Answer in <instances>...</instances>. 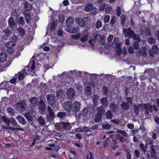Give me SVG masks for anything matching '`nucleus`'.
I'll use <instances>...</instances> for the list:
<instances>
[{
  "mask_svg": "<svg viewBox=\"0 0 159 159\" xmlns=\"http://www.w3.org/2000/svg\"><path fill=\"white\" fill-rule=\"evenodd\" d=\"M102 94L104 95H107L108 92L107 87L105 85H103L102 88Z\"/></svg>",
  "mask_w": 159,
  "mask_h": 159,
  "instance_id": "nucleus-36",
  "label": "nucleus"
},
{
  "mask_svg": "<svg viewBox=\"0 0 159 159\" xmlns=\"http://www.w3.org/2000/svg\"><path fill=\"white\" fill-rule=\"evenodd\" d=\"M139 147L143 152L144 153H145L146 151V149L143 143H141L139 145Z\"/></svg>",
  "mask_w": 159,
  "mask_h": 159,
  "instance_id": "nucleus-45",
  "label": "nucleus"
},
{
  "mask_svg": "<svg viewBox=\"0 0 159 159\" xmlns=\"http://www.w3.org/2000/svg\"><path fill=\"white\" fill-rule=\"evenodd\" d=\"M10 123L13 126H16V127H18L17 123L14 119H10Z\"/></svg>",
  "mask_w": 159,
  "mask_h": 159,
  "instance_id": "nucleus-52",
  "label": "nucleus"
},
{
  "mask_svg": "<svg viewBox=\"0 0 159 159\" xmlns=\"http://www.w3.org/2000/svg\"><path fill=\"white\" fill-rule=\"evenodd\" d=\"M89 154H87L86 155V159H94L93 154L90 151L89 152Z\"/></svg>",
  "mask_w": 159,
  "mask_h": 159,
  "instance_id": "nucleus-42",
  "label": "nucleus"
},
{
  "mask_svg": "<svg viewBox=\"0 0 159 159\" xmlns=\"http://www.w3.org/2000/svg\"><path fill=\"white\" fill-rule=\"evenodd\" d=\"M139 42L135 41L134 43L133 46L134 47V49L135 50H138L139 49Z\"/></svg>",
  "mask_w": 159,
  "mask_h": 159,
  "instance_id": "nucleus-47",
  "label": "nucleus"
},
{
  "mask_svg": "<svg viewBox=\"0 0 159 159\" xmlns=\"http://www.w3.org/2000/svg\"><path fill=\"white\" fill-rule=\"evenodd\" d=\"M38 121L41 125H43L44 124V119L42 117H40L38 119Z\"/></svg>",
  "mask_w": 159,
  "mask_h": 159,
  "instance_id": "nucleus-49",
  "label": "nucleus"
},
{
  "mask_svg": "<svg viewBox=\"0 0 159 159\" xmlns=\"http://www.w3.org/2000/svg\"><path fill=\"white\" fill-rule=\"evenodd\" d=\"M81 104L80 102L78 101L74 102L72 104L73 109L72 112L76 113L80 110Z\"/></svg>",
  "mask_w": 159,
  "mask_h": 159,
  "instance_id": "nucleus-3",
  "label": "nucleus"
},
{
  "mask_svg": "<svg viewBox=\"0 0 159 159\" xmlns=\"http://www.w3.org/2000/svg\"><path fill=\"white\" fill-rule=\"evenodd\" d=\"M66 93L68 98L70 99H72L75 96V92L74 89L70 88L67 89Z\"/></svg>",
  "mask_w": 159,
  "mask_h": 159,
  "instance_id": "nucleus-11",
  "label": "nucleus"
},
{
  "mask_svg": "<svg viewBox=\"0 0 159 159\" xmlns=\"http://www.w3.org/2000/svg\"><path fill=\"white\" fill-rule=\"evenodd\" d=\"M116 17L115 16H113L111 17V21L110 22V24L111 25H112L114 24L116 22Z\"/></svg>",
  "mask_w": 159,
  "mask_h": 159,
  "instance_id": "nucleus-54",
  "label": "nucleus"
},
{
  "mask_svg": "<svg viewBox=\"0 0 159 159\" xmlns=\"http://www.w3.org/2000/svg\"><path fill=\"white\" fill-rule=\"evenodd\" d=\"M3 32L4 34L2 35V39L4 40H7L10 38V35L11 33V32L8 29H5Z\"/></svg>",
  "mask_w": 159,
  "mask_h": 159,
  "instance_id": "nucleus-6",
  "label": "nucleus"
},
{
  "mask_svg": "<svg viewBox=\"0 0 159 159\" xmlns=\"http://www.w3.org/2000/svg\"><path fill=\"white\" fill-rule=\"evenodd\" d=\"M131 37L132 38L135 40H136V41L138 42H140V37L138 35H137L134 32Z\"/></svg>",
  "mask_w": 159,
  "mask_h": 159,
  "instance_id": "nucleus-29",
  "label": "nucleus"
},
{
  "mask_svg": "<svg viewBox=\"0 0 159 159\" xmlns=\"http://www.w3.org/2000/svg\"><path fill=\"white\" fill-rule=\"evenodd\" d=\"M25 18V20L27 23L29 24L30 21L31 16L29 14L27 13L26 14H24Z\"/></svg>",
  "mask_w": 159,
  "mask_h": 159,
  "instance_id": "nucleus-34",
  "label": "nucleus"
},
{
  "mask_svg": "<svg viewBox=\"0 0 159 159\" xmlns=\"http://www.w3.org/2000/svg\"><path fill=\"white\" fill-rule=\"evenodd\" d=\"M148 41L150 44L154 43L156 42L155 39L152 37H150L148 39Z\"/></svg>",
  "mask_w": 159,
  "mask_h": 159,
  "instance_id": "nucleus-55",
  "label": "nucleus"
},
{
  "mask_svg": "<svg viewBox=\"0 0 159 159\" xmlns=\"http://www.w3.org/2000/svg\"><path fill=\"white\" fill-rule=\"evenodd\" d=\"M143 108L145 110L144 113L146 115H148L149 111L152 112V106L148 103H143Z\"/></svg>",
  "mask_w": 159,
  "mask_h": 159,
  "instance_id": "nucleus-4",
  "label": "nucleus"
},
{
  "mask_svg": "<svg viewBox=\"0 0 159 159\" xmlns=\"http://www.w3.org/2000/svg\"><path fill=\"white\" fill-rule=\"evenodd\" d=\"M8 25L10 27L12 28L16 26V23L14 21L13 18L11 16L8 20Z\"/></svg>",
  "mask_w": 159,
  "mask_h": 159,
  "instance_id": "nucleus-20",
  "label": "nucleus"
},
{
  "mask_svg": "<svg viewBox=\"0 0 159 159\" xmlns=\"http://www.w3.org/2000/svg\"><path fill=\"white\" fill-rule=\"evenodd\" d=\"M110 19V16L108 15H105L104 18V22L105 23L108 22Z\"/></svg>",
  "mask_w": 159,
  "mask_h": 159,
  "instance_id": "nucleus-53",
  "label": "nucleus"
},
{
  "mask_svg": "<svg viewBox=\"0 0 159 159\" xmlns=\"http://www.w3.org/2000/svg\"><path fill=\"white\" fill-rule=\"evenodd\" d=\"M101 102L103 106H107L108 104V102L107 101V99L106 98H102L101 100Z\"/></svg>",
  "mask_w": 159,
  "mask_h": 159,
  "instance_id": "nucleus-30",
  "label": "nucleus"
},
{
  "mask_svg": "<svg viewBox=\"0 0 159 159\" xmlns=\"http://www.w3.org/2000/svg\"><path fill=\"white\" fill-rule=\"evenodd\" d=\"M64 110L67 112H72L73 106L72 103L69 101L65 102L63 105Z\"/></svg>",
  "mask_w": 159,
  "mask_h": 159,
  "instance_id": "nucleus-1",
  "label": "nucleus"
},
{
  "mask_svg": "<svg viewBox=\"0 0 159 159\" xmlns=\"http://www.w3.org/2000/svg\"><path fill=\"white\" fill-rule=\"evenodd\" d=\"M24 7L26 10L28 11L31 10L32 9V5L28 2H26L24 4Z\"/></svg>",
  "mask_w": 159,
  "mask_h": 159,
  "instance_id": "nucleus-23",
  "label": "nucleus"
},
{
  "mask_svg": "<svg viewBox=\"0 0 159 159\" xmlns=\"http://www.w3.org/2000/svg\"><path fill=\"white\" fill-rule=\"evenodd\" d=\"M88 110L86 109L85 108H84L82 111V115L83 116H85L87 115L88 114Z\"/></svg>",
  "mask_w": 159,
  "mask_h": 159,
  "instance_id": "nucleus-57",
  "label": "nucleus"
},
{
  "mask_svg": "<svg viewBox=\"0 0 159 159\" xmlns=\"http://www.w3.org/2000/svg\"><path fill=\"white\" fill-rule=\"evenodd\" d=\"M158 48L157 46L155 45H154L151 49L149 51V53L150 55L151 56H153L154 55L157 54L158 52Z\"/></svg>",
  "mask_w": 159,
  "mask_h": 159,
  "instance_id": "nucleus-12",
  "label": "nucleus"
},
{
  "mask_svg": "<svg viewBox=\"0 0 159 159\" xmlns=\"http://www.w3.org/2000/svg\"><path fill=\"white\" fill-rule=\"evenodd\" d=\"M116 132L118 133L122 134L124 137H127L128 136L127 133L125 130L118 129L117 130Z\"/></svg>",
  "mask_w": 159,
  "mask_h": 159,
  "instance_id": "nucleus-35",
  "label": "nucleus"
},
{
  "mask_svg": "<svg viewBox=\"0 0 159 159\" xmlns=\"http://www.w3.org/2000/svg\"><path fill=\"white\" fill-rule=\"evenodd\" d=\"M106 117L109 119H112L113 116L110 110H108L106 113Z\"/></svg>",
  "mask_w": 159,
  "mask_h": 159,
  "instance_id": "nucleus-38",
  "label": "nucleus"
},
{
  "mask_svg": "<svg viewBox=\"0 0 159 159\" xmlns=\"http://www.w3.org/2000/svg\"><path fill=\"white\" fill-rule=\"evenodd\" d=\"M116 12L117 16H119L121 14V8L120 6H119L117 7Z\"/></svg>",
  "mask_w": 159,
  "mask_h": 159,
  "instance_id": "nucleus-50",
  "label": "nucleus"
},
{
  "mask_svg": "<svg viewBox=\"0 0 159 159\" xmlns=\"http://www.w3.org/2000/svg\"><path fill=\"white\" fill-rule=\"evenodd\" d=\"M112 9L111 7H107L105 11L107 13L110 14L112 12Z\"/></svg>",
  "mask_w": 159,
  "mask_h": 159,
  "instance_id": "nucleus-58",
  "label": "nucleus"
},
{
  "mask_svg": "<svg viewBox=\"0 0 159 159\" xmlns=\"http://www.w3.org/2000/svg\"><path fill=\"white\" fill-rule=\"evenodd\" d=\"M18 126V127L14 128L9 126H6L5 125L3 126L2 128L4 129H11L12 131H22L23 130V129L22 128H20L19 126Z\"/></svg>",
  "mask_w": 159,
  "mask_h": 159,
  "instance_id": "nucleus-14",
  "label": "nucleus"
},
{
  "mask_svg": "<svg viewBox=\"0 0 159 159\" xmlns=\"http://www.w3.org/2000/svg\"><path fill=\"white\" fill-rule=\"evenodd\" d=\"M94 6L90 3H87L84 8V11L87 12H89L93 10Z\"/></svg>",
  "mask_w": 159,
  "mask_h": 159,
  "instance_id": "nucleus-16",
  "label": "nucleus"
},
{
  "mask_svg": "<svg viewBox=\"0 0 159 159\" xmlns=\"http://www.w3.org/2000/svg\"><path fill=\"white\" fill-rule=\"evenodd\" d=\"M111 148L113 150H116V148L118 147V143L116 141L113 143L111 144Z\"/></svg>",
  "mask_w": 159,
  "mask_h": 159,
  "instance_id": "nucleus-43",
  "label": "nucleus"
},
{
  "mask_svg": "<svg viewBox=\"0 0 159 159\" xmlns=\"http://www.w3.org/2000/svg\"><path fill=\"white\" fill-rule=\"evenodd\" d=\"M58 21L57 20H54L51 24L50 27V29L52 30H53L56 27V26L58 24Z\"/></svg>",
  "mask_w": 159,
  "mask_h": 159,
  "instance_id": "nucleus-31",
  "label": "nucleus"
},
{
  "mask_svg": "<svg viewBox=\"0 0 159 159\" xmlns=\"http://www.w3.org/2000/svg\"><path fill=\"white\" fill-rule=\"evenodd\" d=\"M19 23L21 26H23L25 24V21L23 16H20L19 19Z\"/></svg>",
  "mask_w": 159,
  "mask_h": 159,
  "instance_id": "nucleus-51",
  "label": "nucleus"
},
{
  "mask_svg": "<svg viewBox=\"0 0 159 159\" xmlns=\"http://www.w3.org/2000/svg\"><path fill=\"white\" fill-rule=\"evenodd\" d=\"M29 101L32 105H34V104H37V98L36 97H34L29 99Z\"/></svg>",
  "mask_w": 159,
  "mask_h": 159,
  "instance_id": "nucleus-28",
  "label": "nucleus"
},
{
  "mask_svg": "<svg viewBox=\"0 0 159 159\" xmlns=\"http://www.w3.org/2000/svg\"><path fill=\"white\" fill-rule=\"evenodd\" d=\"M74 20L73 18L69 17L66 20V25L67 26L68 25H72L73 22H74Z\"/></svg>",
  "mask_w": 159,
  "mask_h": 159,
  "instance_id": "nucleus-25",
  "label": "nucleus"
},
{
  "mask_svg": "<svg viewBox=\"0 0 159 159\" xmlns=\"http://www.w3.org/2000/svg\"><path fill=\"white\" fill-rule=\"evenodd\" d=\"M25 104L24 101H22L16 103L17 109L20 111L23 112L25 109Z\"/></svg>",
  "mask_w": 159,
  "mask_h": 159,
  "instance_id": "nucleus-8",
  "label": "nucleus"
},
{
  "mask_svg": "<svg viewBox=\"0 0 159 159\" xmlns=\"http://www.w3.org/2000/svg\"><path fill=\"white\" fill-rule=\"evenodd\" d=\"M113 35L112 34H110L107 38V42L109 43L111 42L113 39Z\"/></svg>",
  "mask_w": 159,
  "mask_h": 159,
  "instance_id": "nucleus-62",
  "label": "nucleus"
},
{
  "mask_svg": "<svg viewBox=\"0 0 159 159\" xmlns=\"http://www.w3.org/2000/svg\"><path fill=\"white\" fill-rule=\"evenodd\" d=\"M47 99L48 102L51 105L54 104L56 102L55 96L52 94L48 95L47 96Z\"/></svg>",
  "mask_w": 159,
  "mask_h": 159,
  "instance_id": "nucleus-9",
  "label": "nucleus"
},
{
  "mask_svg": "<svg viewBox=\"0 0 159 159\" xmlns=\"http://www.w3.org/2000/svg\"><path fill=\"white\" fill-rule=\"evenodd\" d=\"M123 31L124 36L125 37H131L134 32L130 27L128 28L127 29L124 28Z\"/></svg>",
  "mask_w": 159,
  "mask_h": 159,
  "instance_id": "nucleus-2",
  "label": "nucleus"
},
{
  "mask_svg": "<svg viewBox=\"0 0 159 159\" xmlns=\"http://www.w3.org/2000/svg\"><path fill=\"white\" fill-rule=\"evenodd\" d=\"M146 142L151 145L153 143L152 139L151 138H148L145 140Z\"/></svg>",
  "mask_w": 159,
  "mask_h": 159,
  "instance_id": "nucleus-61",
  "label": "nucleus"
},
{
  "mask_svg": "<svg viewBox=\"0 0 159 159\" xmlns=\"http://www.w3.org/2000/svg\"><path fill=\"white\" fill-rule=\"evenodd\" d=\"M134 154L137 158H139L140 157V152L139 150L136 149L134 151Z\"/></svg>",
  "mask_w": 159,
  "mask_h": 159,
  "instance_id": "nucleus-60",
  "label": "nucleus"
},
{
  "mask_svg": "<svg viewBox=\"0 0 159 159\" xmlns=\"http://www.w3.org/2000/svg\"><path fill=\"white\" fill-rule=\"evenodd\" d=\"M110 107L111 111L113 112H116L117 109V106L115 105L114 102L110 104Z\"/></svg>",
  "mask_w": 159,
  "mask_h": 159,
  "instance_id": "nucleus-27",
  "label": "nucleus"
},
{
  "mask_svg": "<svg viewBox=\"0 0 159 159\" xmlns=\"http://www.w3.org/2000/svg\"><path fill=\"white\" fill-rule=\"evenodd\" d=\"M61 125L63 126V128L64 129H67V127L70 125V124L69 122H62L61 123Z\"/></svg>",
  "mask_w": 159,
  "mask_h": 159,
  "instance_id": "nucleus-39",
  "label": "nucleus"
},
{
  "mask_svg": "<svg viewBox=\"0 0 159 159\" xmlns=\"http://www.w3.org/2000/svg\"><path fill=\"white\" fill-rule=\"evenodd\" d=\"M17 119L19 122L21 124L24 125L26 123V121L25 119L21 116H19L17 117Z\"/></svg>",
  "mask_w": 159,
  "mask_h": 159,
  "instance_id": "nucleus-26",
  "label": "nucleus"
},
{
  "mask_svg": "<svg viewBox=\"0 0 159 159\" xmlns=\"http://www.w3.org/2000/svg\"><path fill=\"white\" fill-rule=\"evenodd\" d=\"M145 34L148 37L151 36V33L150 29L149 28L147 27L145 29Z\"/></svg>",
  "mask_w": 159,
  "mask_h": 159,
  "instance_id": "nucleus-41",
  "label": "nucleus"
},
{
  "mask_svg": "<svg viewBox=\"0 0 159 159\" xmlns=\"http://www.w3.org/2000/svg\"><path fill=\"white\" fill-rule=\"evenodd\" d=\"M98 113L96 115L94 121L95 122H99L101 120L102 111L101 108H98Z\"/></svg>",
  "mask_w": 159,
  "mask_h": 159,
  "instance_id": "nucleus-10",
  "label": "nucleus"
},
{
  "mask_svg": "<svg viewBox=\"0 0 159 159\" xmlns=\"http://www.w3.org/2000/svg\"><path fill=\"white\" fill-rule=\"evenodd\" d=\"M85 92L86 95L88 96L90 95L92 93L91 88L89 86L87 87L85 89Z\"/></svg>",
  "mask_w": 159,
  "mask_h": 159,
  "instance_id": "nucleus-33",
  "label": "nucleus"
},
{
  "mask_svg": "<svg viewBox=\"0 0 159 159\" xmlns=\"http://www.w3.org/2000/svg\"><path fill=\"white\" fill-rule=\"evenodd\" d=\"M16 45V43L14 41H9L6 44V47L8 48H10L11 50V52H10V53L12 54L13 52V50L12 49Z\"/></svg>",
  "mask_w": 159,
  "mask_h": 159,
  "instance_id": "nucleus-7",
  "label": "nucleus"
},
{
  "mask_svg": "<svg viewBox=\"0 0 159 159\" xmlns=\"http://www.w3.org/2000/svg\"><path fill=\"white\" fill-rule=\"evenodd\" d=\"M121 107L122 109L124 110H128L129 107V104L126 102H123L121 105Z\"/></svg>",
  "mask_w": 159,
  "mask_h": 159,
  "instance_id": "nucleus-24",
  "label": "nucleus"
},
{
  "mask_svg": "<svg viewBox=\"0 0 159 159\" xmlns=\"http://www.w3.org/2000/svg\"><path fill=\"white\" fill-rule=\"evenodd\" d=\"M66 115V113L64 112H59L57 114V117L60 119L63 118Z\"/></svg>",
  "mask_w": 159,
  "mask_h": 159,
  "instance_id": "nucleus-37",
  "label": "nucleus"
},
{
  "mask_svg": "<svg viewBox=\"0 0 159 159\" xmlns=\"http://www.w3.org/2000/svg\"><path fill=\"white\" fill-rule=\"evenodd\" d=\"M126 99L127 102V103L129 104H131L132 103L133 101L132 100V98L130 97H127Z\"/></svg>",
  "mask_w": 159,
  "mask_h": 159,
  "instance_id": "nucleus-64",
  "label": "nucleus"
},
{
  "mask_svg": "<svg viewBox=\"0 0 159 159\" xmlns=\"http://www.w3.org/2000/svg\"><path fill=\"white\" fill-rule=\"evenodd\" d=\"M134 48L132 46H129L128 48V52L131 54L133 53L134 52Z\"/></svg>",
  "mask_w": 159,
  "mask_h": 159,
  "instance_id": "nucleus-59",
  "label": "nucleus"
},
{
  "mask_svg": "<svg viewBox=\"0 0 159 159\" xmlns=\"http://www.w3.org/2000/svg\"><path fill=\"white\" fill-rule=\"evenodd\" d=\"M39 109L41 111V112H44L46 109L45 105L43 101H40L38 105Z\"/></svg>",
  "mask_w": 159,
  "mask_h": 159,
  "instance_id": "nucleus-17",
  "label": "nucleus"
},
{
  "mask_svg": "<svg viewBox=\"0 0 159 159\" xmlns=\"http://www.w3.org/2000/svg\"><path fill=\"white\" fill-rule=\"evenodd\" d=\"M88 31L87 30H85L82 33V36L80 39V40L82 42H85L88 39Z\"/></svg>",
  "mask_w": 159,
  "mask_h": 159,
  "instance_id": "nucleus-15",
  "label": "nucleus"
},
{
  "mask_svg": "<svg viewBox=\"0 0 159 159\" xmlns=\"http://www.w3.org/2000/svg\"><path fill=\"white\" fill-rule=\"evenodd\" d=\"M7 55L5 52H2L0 54V61L1 62H4L7 59Z\"/></svg>",
  "mask_w": 159,
  "mask_h": 159,
  "instance_id": "nucleus-22",
  "label": "nucleus"
},
{
  "mask_svg": "<svg viewBox=\"0 0 159 159\" xmlns=\"http://www.w3.org/2000/svg\"><path fill=\"white\" fill-rule=\"evenodd\" d=\"M47 109L49 112L48 115V117L51 118L52 119H53L55 117V114L51 107L50 106H49L48 107Z\"/></svg>",
  "mask_w": 159,
  "mask_h": 159,
  "instance_id": "nucleus-18",
  "label": "nucleus"
},
{
  "mask_svg": "<svg viewBox=\"0 0 159 159\" xmlns=\"http://www.w3.org/2000/svg\"><path fill=\"white\" fill-rule=\"evenodd\" d=\"M24 116L29 122L33 121V119L32 116V114L29 111L25 113Z\"/></svg>",
  "mask_w": 159,
  "mask_h": 159,
  "instance_id": "nucleus-21",
  "label": "nucleus"
},
{
  "mask_svg": "<svg viewBox=\"0 0 159 159\" xmlns=\"http://www.w3.org/2000/svg\"><path fill=\"white\" fill-rule=\"evenodd\" d=\"M24 77H25V75H24V74L22 73H20L19 74V75L18 76V80H22L24 79Z\"/></svg>",
  "mask_w": 159,
  "mask_h": 159,
  "instance_id": "nucleus-56",
  "label": "nucleus"
},
{
  "mask_svg": "<svg viewBox=\"0 0 159 159\" xmlns=\"http://www.w3.org/2000/svg\"><path fill=\"white\" fill-rule=\"evenodd\" d=\"M7 111L11 115H13L15 114V111L13 108L11 107H8L7 108Z\"/></svg>",
  "mask_w": 159,
  "mask_h": 159,
  "instance_id": "nucleus-48",
  "label": "nucleus"
},
{
  "mask_svg": "<svg viewBox=\"0 0 159 159\" xmlns=\"http://www.w3.org/2000/svg\"><path fill=\"white\" fill-rule=\"evenodd\" d=\"M140 107L143 108V103H139L138 105L136 104L134 105V111L136 115H137L139 114V109Z\"/></svg>",
  "mask_w": 159,
  "mask_h": 159,
  "instance_id": "nucleus-13",
  "label": "nucleus"
},
{
  "mask_svg": "<svg viewBox=\"0 0 159 159\" xmlns=\"http://www.w3.org/2000/svg\"><path fill=\"white\" fill-rule=\"evenodd\" d=\"M76 22L78 25L81 27H84L85 26V22L81 18H77L76 20Z\"/></svg>",
  "mask_w": 159,
  "mask_h": 159,
  "instance_id": "nucleus-19",
  "label": "nucleus"
},
{
  "mask_svg": "<svg viewBox=\"0 0 159 159\" xmlns=\"http://www.w3.org/2000/svg\"><path fill=\"white\" fill-rule=\"evenodd\" d=\"M95 26L97 29L101 28L102 26V22L100 20H98L96 23Z\"/></svg>",
  "mask_w": 159,
  "mask_h": 159,
  "instance_id": "nucleus-44",
  "label": "nucleus"
},
{
  "mask_svg": "<svg viewBox=\"0 0 159 159\" xmlns=\"http://www.w3.org/2000/svg\"><path fill=\"white\" fill-rule=\"evenodd\" d=\"M154 120L155 122L157 125H159V117L158 116H155Z\"/></svg>",
  "mask_w": 159,
  "mask_h": 159,
  "instance_id": "nucleus-63",
  "label": "nucleus"
},
{
  "mask_svg": "<svg viewBox=\"0 0 159 159\" xmlns=\"http://www.w3.org/2000/svg\"><path fill=\"white\" fill-rule=\"evenodd\" d=\"M2 119L6 123L7 125L9 126L10 124V119H8L6 116H4L2 118Z\"/></svg>",
  "mask_w": 159,
  "mask_h": 159,
  "instance_id": "nucleus-40",
  "label": "nucleus"
},
{
  "mask_svg": "<svg viewBox=\"0 0 159 159\" xmlns=\"http://www.w3.org/2000/svg\"><path fill=\"white\" fill-rule=\"evenodd\" d=\"M17 30L19 32L20 34L22 36H23L25 34V30L22 27H19L17 29Z\"/></svg>",
  "mask_w": 159,
  "mask_h": 159,
  "instance_id": "nucleus-32",
  "label": "nucleus"
},
{
  "mask_svg": "<svg viewBox=\"0 0 159 159\" xmlns=\"http://www.w3.org/2000/svg\"><path fill=\"white\" fill-rule=\"evenodd\" d=\"M102 128L105 129H109L111 128V126L108 123L106 124H102Z\"/></svg>",
  "mask_w": 159,
  "mask_h": 159,
  "instance_id": "nucleus-46",
  "label": "nucleus"
},
{
  "mask_svg": "<svg viewBox=\"0 0 159 159\" xmlns=\"http://www.w3.org/2000/svg\"><path fill=\"white\" fill-rule=\"evenodd\" d=\"M77 26H72V25H69L67 26L66 27V31L69 33L72 34H75L78 31Z\"/></svg>",
  "mask_w": 159,
  "mask_h": 159,
  "instance_id": "nucleus-5",
  "label": "nucleus"
}]
</instances>
